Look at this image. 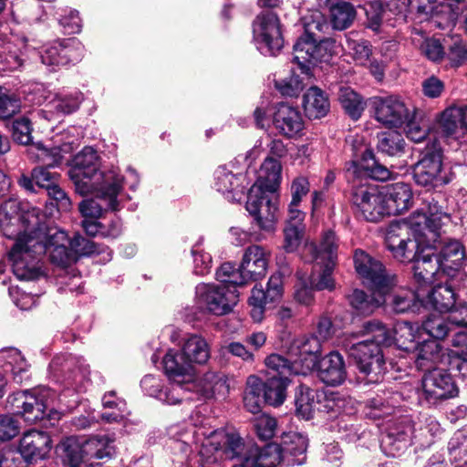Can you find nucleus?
I'll use <instances>...</instances> for the list:
<instances>
[{
  "mask_svg": "<svg viewBox=\"0 0 467 467\" xmlns=\"http://www.w3.org/2000/svg\"><path fill=\"white\" fill-rule=\"evenodd\" d=\"M347 176L348 179L366 176L384 182L391 178V171L376 160L371 149L366 147L359 160L348 163Z\"/></svg>",
  "mask_w": 467,
  "mask_h": 467,
  "instance_id": "obj_28",
  "label": "nucleus"
},
{
  "mask_svg": "<svg viewBox=\"0 0 467 467\" xmlns=\"http://www.w3.org/2000/svg\"><path fill=\"white\" fill-rule=\"evenodd\" d=\"M86 461L99 465L97 460L111 458L115 453V438L113 435H94L88 439H80Z\"/></svg>",
  "mask_w": 467,
  "mask_h": 467,
  "instance_id": "obj_38",
  "label": "nucleus"
},
{
  "mask_svg": "<svg viewBox=\"0 0 467 467\" xmlns=\"http://www.w3.org/2000/svg\"><path fill=\"white\" fill-rule=\"evenodd\" d=\"M423 117L424 112L415 107L404 121L406 135L414 142L423 141L428 135V126L424 122Z\"/></svg>",
  "mask_w": 467,
  "mask_h": 467,
  "instance_id": "obj_59",
  "label": "nucleus"
},
{
  "mask_svg": "<svg viewBox=\"0 0 467 467\" xmlns=\"http://www.w3.org/2000/svg\"><path fill=\"white\" fill-rule=\"evenodd\" d=\"M321 343L316 335L303 336L293 341L289 354L296 359L305 375L316 368Z\"/></svg>",
  "mask_w": 467,
  "mask_h": 467,
  "instance_id": "obj_31",
  "label": "nucleus"
},
{
  "mask_svg": "<svg viewBox=\"0 0 467 467\" xmlns=\"http://www.w3.org/2000/svg\"><path fill=\"white\" fill-rule=\"evenodd\" d=\"M169 434L184 453L190 450L191 443L200 442L202 467H212L222 460H236L238 462L233 467H276L281 462L285 463L278 443H268L262 448L246 446L238 434L222 429L208 431L202 426L189 429L183 423L171 427Z\"/></svg>",
  "mask_w": 467,
  "mask_h": 467,
  "instance_id": "obj_1",
  "label": "nucleus"
},
{
  "mask_svg": "<svg viewBox=\"0 0 467 467\" xmlns=\"http://www.w3.org/2000/svg\"><path fill=\"white\" fill-rule=\"evenodd\" d=\"M410 428L413 444L419 448L430 447L442 433L438 420L428 414H420L416 420H410Z\"/></svg>",
  "mask_w": 467,
  "mask_h": 467,
  "instance_id": "obj_36",
  "label": "nucleus"
},
{
  "mask_svg": "<svg viewBox=\"0 0 467 467\" xmlns=\"http://www.w3.org/2000/svg\"><path fill=\"white\" fill-rule=\"evenodd\" d=\"M460 130H464L461 119V109L458 107L446 109L439 121L440 133L446 137L455 136Z\"/></svg>",
  "mask_w": 467,
  "mask_h": 467,
  "instance_id": "obj_63",
  "label": "nucleus"
},
{
  "mask_svg": "<svg viewBox=\"0 0 467 467\" xmlns=\"http://www.w3.org/2000/svg\"><path fill=\"white\" fill-rule=\"evenodd\" d=\"M181 348L192 367L194 365H204L211 358L210 345L199 334H189L183 339Z\"/></svg>",
  "mask_w": 467,
  "mask_h": 467,
  "instance_id": "obj_43",
  "label": "nucleus"
},
{
  "mask_svg": "<svg viewBox=\"0 0 467 467\" xmlns=\"http://www.w3.org/2000/svg\"><path fill=\"white\" fill-rule=\"evenodd\" d=\"M46 217L38 207L13 197L0 206V227L3 234L9 239H15L16 243L23 239L26 244V239L42 225Z\"/></svg>",
  "mask_w": 467,
  "mask_h": 467,
  "instance_id": "obj_5",
  "label": "nucleus"
},
{
  "mask_svg": "<svg viewBox=\"0 0 467 467\" xmlns=\"http://www.w3.org/2000/svg\"><path fill=\"white\" fill-rule=\"evenodd\" d=\"M378 150L389 156H397L404 151L405 140L401 133L389 130L378 135Z\"/></svg>",
  "mask_w": 467,
  "mask_h": 467,
  "instance_id": "obj_61",
  "label": "nucleus"
},
{
  "mask_svg": "<svg viewBox=\"0 0 467 467\" xmlns=\"http://www.w3.org/2000/svg\"><path fill=\"white\" fill-rule=\"evenodd\" d=\"M437 245L438 249H441L437 255L441 263V271L452 281H454V278L464 281L467 275L462 270V265L466 257L462 244L456 240L444 243L441 235Z\"/></svg>",
  "mask_w": 467,
  "mask_h": 467,
  "instance_id": "obj_24",
  "label": "nucleus"
},
{
  "mask_svg": "<svg viewBox=\"0 0 467 467\" xmlns=\"http://www.w3.org/2000/svg\"><path fill=\"white\" fill-rule=\"evenodd\" d=\"M101 401L105 410H110L100 414L105 422H119L129 414L125 400L118 398L115 391L105 393Z\"/></svg>",
  "mask_w": 467,
  "mask_h": 467,
  "instance_id": "obj_48",
  "label": "nucleus"
},
{
  "mask_svg": "<svg viewBox=\"0 0 467 467\" xmlns=\"http://www.w3.org/2000/svg\"><path fill=\"white\" fill-rule=\"evenodd\" d=\"M245 208L261 231L267 234L275 232L279 209L275 192L262 191L258 186H251Z\"/></svg>",
  "mask_w": 467,
  "mask_h": 467,
  "instance_id": "obj_12",
  "label": "nucleus"
},
{
  "mask_svg": "<svg viewBox=\"0 0 467 467\" xmlns=\"http://www.w3.org/2000/svg\"><path fill=\"white\" fill-rule=\"evenodd\" d=\"M84 51V46L78 39L67 38L44 47L40 52V59L44 65L50 67V70H56L60 67L80 62Z\"/></svg>",
  "mask_w": 467,
  "mask_h": 467,
  "instance_id": "obj_19",
  "label": "nucleus"
},
{
  "mask_svg": "<svg viewBox=\"0 0 467 467\" xmlns=\"http://www.w3.org/2000/svg\"><path fill=\"white\" fill-rule=\"evenodd\" d=\"M190 254L192 259V274L194 275L204 276L211 273L213 257L204 247L203 237H200L192 244Z\"/></svg>",
  "mask_w": 467,
  "mask_h": 467,
  "instance_id": "obj_50",
  "label": "nucleus"
},
{
  "mask_svg": "<svg viewBox=\"0 0 467 467\" xmlns=\"http://www.w3.org/2000/svg\"><path fill=\"white\" fill-rule=\"evenodd\" d=\"M391 342L394 340L396 345L404 350H410L414 347V342L419 336V327L408 321L397 323L394 332L389 330Z\"/></svg>",
  "mask_w": 467,
  "mask_h": 467,
  "instance_id": "obj_56",
  "label": "nucleus"
},
{
  "mask_svg": "<svg viewBox=\"0 0 467 467\" xmlns=\"http://www.w3.org/2000/svg\"><path fill=\"white\" fill-rule=\"evenodd\" d=\"M450 215L432 197L425 199L406 221H395L386 230L385 244L392 256L407 263L417 255L421 244L430 245L440 237V230Z\"/></svg>",
  "mask_w": 467,
  "mask_h": 467,
  "instance_id": "obj_2",
  "label": "nucleus"
},
{
  "mask_svg": "<svg viewBox=\"0 0 467 467\" xmlns=\"http://www.w3.org/2000/svg\"><path fill=\"white\" fill-rule=\"evenodd\" d=\"M75 146L74 140L52 147L36 142L26 149V153L32 161L41 164L39 167L55 168L62 164L65 155L71 153Z\"/></svg>",
  "mask_w": 467,
  "mask_h": 467,
  "instance_id": "obj_29",
  "label": "nucleus"
},
{
  "mask_svg": "<svg viewBox=\"0 0 467 467\" xmlns=\"http://www.w3.org/2000/svg\"><path fill=\"white\" fill-rule=\"evenodd\" d=\"M285 454L286 465H302L306 460L308 441L306 436L298 432H288L282 436L279 444Z\"/></svg>",
  "mask_w": 467,
  "mask_h": 467,
  "instance_id": "obj_40",
  "label": "nucleus"
},
{
  "mask_svg": "<svg viewBox=\"0 0 467 467\" xmlns=\"http://www.w3.org/2000/svg\"><path fill=\"white\" fill-rule=\"evenodd\" d=\"M253 41L264 56H275L284 46L280 20L270 11L261 12L253 23Z\"/></svg>",
  "mask_w": 467,
  "mask_h": 467,
  "instance_id": "obj_14",
  "label": "nucleus"
},
{
  "mask_svg": "<svg viewBox=\"0 0 467 467\" xmlns=\"http://www.w3.org/2000/svg\"><path fill=\"white\" fill-rule=\"evenodd\" d=\"M448 451L454 467H467V428L454 432L449 441Z\"/></svg>",
  "mask_w": 467,
  "mask_h": 467,
  "instance_id": "obj_53",
  "label": "nucleus"
},
{
  "mask_svg": "<svg viewBox=\"0 0 467 467\" xmlns=\"http://www.w3.org/2000/svg\"><path fill=\"white\" fill-rule=\"evenodd\" d=\"M53 394L49 389L34 391L25 390L14 393L9 397L8 401L12 409L20 414L25 421L29 424H35L46 417L49 419L58 417L57 411L49 409Z\"/></svg>",
  "mask_w": 467,
  "mask_h": 467,
  "instance_id": "obj_9",
  "label": "nucleus"
},
{
  "mask_svg": "<svg viewBox=\"0 0 467 467\" xmlns=\"http://www.w3.org/2000/svg\"><path fill=\"white\" fill-rule=\"evenodd\" d=\"M371 104L377 121L389 128L401 127L415 108L397 95L374 97Z\"/></svg>",
  "mask_w": 467,
  "mask_h": 467,
  "instance_id": "obj_20",
  "label": "nucleus"
},
{
  "mask_svg": "<svg viewBox=\"0 0 467 467\" xmlns=\"http://www.w3.org/2000/svg\"><path fill=\"white\" fill-rule=\"evenodd\" d=\"M337 239L331 230L326 231L317 245L315 243H306L303 248V257L306 261L317 262L323 267L322 273L317 281H314L317 290H333L335 281L332 273L337 258Z\"/></svg>",
  "mask_w": 467,
  "mask_h": 467,
  "instance_id": "obj_7",
  "label": "nucleus"
},
{
  "mask_svg": "<svg viewBox=\"0 0 467 467\" xmlns=\"http://www.w3.org/2000/svg\"><path fill=\"white\" fill-rule=\"evenodd\" d=\"M68 176L76 192L83 196L88 195L94 185L123 181L116 167L99 169V155L92 147H85L74 156Z\"/></svg>",
  "mask_w": 467,
  "mask_h": 467,
  "instance_id": "obj_6",
  "label": "nucleus"
},
{
  "mask_svg": "<svg viewBox=\"0 0 467 467\" xmlns=\"http://www.w3.org/2000/svg\"><path fill=\"white\" fill-rule=\"evenodd\" d=\"M88 194L94 198L83 200L78 206L84 219H99L103 212L119 211L128 199L122 192V182L94 185Z\"/></svg>",
  "mask_w": 467,
  "mask_h": 467,
  "instance_id": "obj_8",
  "label": "nucleus"
},
{
  "mask_svg": "<svg viewBox=\"0 0 467 467\" xmlns=\"http://www.w3.org/2000/svg\"><path fill=\"white\" fill-rule=\"evenodd\" d=\"M270 255L268 249L257 244L244 250L240 266L246 283L256 281L266 275Z\"/></svg>",
  "mask_w": 467,
  "mask_h": 467,
  "instance_id": "obj_32",
  "label": "nucleus"
},
{
  "mask_svg": "<svg viewBox=\"0 0 467 467\" xmlns=\"http://www.w3.org/2000/svg\"><path fill=\"white\" fill-rule=\"evenodd\" d=\"M334 43L329 39H298L294 46L293 61L301 73L308 77L311 67L317 63L328 62L332 57Z\"/></svg>",
  "mask_w": 467,
  "mask_h": 467,
  "instance_id": "obj_18",
  "label": "nucleus"
},
{
  "mask_svg": "<svg viewBox=\"0 0 467 467\" xmlns=\"http://www.w3.org/2000/svg\"><path fill=\"white\" fill-rule=\"evenodd\" d=\"M410 420L402 418L393 423L380 442L382 451L389 457L400 456L410 445H414L410 436Z\"/></svg>",
  "mask_w": 467,
  "mask_h": 467,
  "instance_id": "obj_25",
  "label": "nucleus"
},
{
  "mask_svg": "<svg viewBox=\"0 0 467 467\" xmlns=\"http://www.w3.org/2000/svg\"><path fill=\"white\" fill-rule=\"evenodd\" d=\"M265 363L268 369L276 373V377L305 375L296 358L289 360L279 354H271L265 358Z\"/></svg>",
  "mask_w": 467,
  "mask_h": 467,
  "instance_id": "obj_58",
  "label": "nucleus"
},
{
  "mask_svg": "<svg viewBox=\"0 0 467 467\" xmlns=\"http://www.w3.org/2000/svg\"><path fill=\"white\" fill-rule=\"evenodd\" d=\"M413 179L417 185L428 191L450 183L451 175L442 167V153L436 142L431 148H426L420 160L413 165Z\"/></svg>",
  "mask_w": 467,
  "mask_h": 467,
  "instance_id": "obj_10",
  "label": "nucleus"
},
{
  "mask_svg": "<svg viewBox=\"0 0 467 467\" xmlns=\"http://www.w3.org/2000/svg\"><path fill=\"white\" fill-rule=\"evenodd\" d=\"M358 33L351 31L346 36V46L354 60L358 64H365L372 54L370 43L364 39H357Z\"/></svg>",
  "mask_w": 467,
  "mask_h": 467,
  "instance_id": "obj_62",
  "label": "nucleus"
},
{
  "mask_svg": "<svg viewBox=\"0 0 467 467\" xmlns=\"http://www.w3.org/2000/svg\"><path fill=\"white\" fill-rule=\"evenodd\" d=\"M438 243L439 240L431 242L430 245L421 244L417 255L411 260L413 276L420 288L431 284L435 275L441 270V263L434 252L438 250Z\"/></svg>",
  "mask_w": 467,
  "mask_h": 467,
  "instance_id": "obj_22",
  "label": "nucleus"
},
{
  "mask_svg": "<svg viewBox=\"0 0 467 467\" xmlns=\"http://www.w3.org/2000/svg\"><path fill=\"white\" fill-rule=\"evenodd\" d=\"M273 125L280 135L295 138L302 133L304 119L297 108L287 103H280L274 112Z\"/></svg>",
  "mask_w": 467,
  "mask_h": 467,
  "instance_id": "obj_34",
  "label": "nucleus"
},
{
  "mask_svg": "<svg viewBox=\"0 0 467 467\" xmlns=\"http://www.w3.org/2000/svg\"><path fill=\"white\" fill-rule=\"evenodd\" d=\"M354 265L362 283L375 293L387 294L396 285L395 275L389 272L379 260L366 252L356 250Z\"/></svg>",
  "mask_w": 467,
  "mask_h": 467,
  "instance_id": "obj_13",
  "label": "nucleus"
},
{
  "mask_svg": "<svg viewBox=\"0 0 467 467\" xmlns=\"http://www.w3.org/2000/svg\"><path fill=\"white\" fill-rule=\"evenodd\" d=\"M26 239L14 244L9 252L14 275L20 280H34L40 275V256L48 254L52 263L67 266L72 261V254L67 244L65 231L47 225V219Z\"/></svg>",
  "mask_w": 467,
  "mask_h": 467,
  "instance_id": "obj_3",
  "label": "nucleus"
},
{
  "mask_svg": "<svg viewBox=\"0 0 467 467\" xmlns=\"http://www.w3.org/2000/svg\"><path fill=\"white\" fill-rule=\"evenodd\" d=\"M161 367L168 379L174 385L182 386L183 389L194 385V367L190 364L182 348H169L161 358Z\"/></svg>",
  "mask_w": 467,
  "mask_h": 467,
  "instance_id": "obj_21",
  "label": "nucleus"
},
{
  "mask_svg": "<svg viewBox=\"0 0 467 467\" xmlns=\"http://www.w3.org/2000/svg\"><path fill=\"white\" fill-rule=\"evenodd\" d=\"M355 212L369 222H378L388 215L384 191L372 184H355L351 192Z\"/></svg>",
  "mask_w": 467,
  "mask_h": 467,
  "instance_id": "obj_17",
  "label": "nucleus"
},
{
  "mask_svg": "<svg viewBox=\"0 0 467 467\" xmlns=\"http://www.w3.org/2000/svg\"><path fill=\"white\" fill-rule=\"evenodd\" d=\"M387 294H378L373 291L372 296L367 295L364 291L355 289L349 296L350 306L359 315H369L384 303H387L385 297Z\"/></svg>",
  "mask_w": 467,
  "mask_h": 467,
  "instance_id": "obj_47",
  "label": "nucleus"
},
{
  "mask_svg": "<svg viewBox=\"0 0 467 467\" xmlns=\"http://www.w3.org/2000/svg\"><path fill=\"white\" fill-rule=\"evenodd\" d=\"M462 282L458 278H454V281L450 278L449 282L435 285L427 294L425 288H422V306L439 313L451 312L456 304L455 286H459Z\"/></svg>",
  "mask_w": 467,
  "mask_h": 467,
  "instance_id": "obj_27",
  "label": "nucleus"
},
{
  "mask_svg": "<svg viewBox=\"0 0 467 467\" xmlns=\"http://www.w3.org/2000/svg\"><path fill=\"white\" fill-rule=\"evenodd\" d=\"M338 100L346 113L353 119H359L366 107L361 96L349 87L340 88Z\"/></svg>",
  "mask_w": 467,
  "mask_h": 467,
  "instance_id": "obj_57",
  "label": "nucleus"
},
{
  "mask_svg": "<svg viewBox=\"0 0 467 467\" xmlns=\"http://www.w3.org/2000/svg\"><path fill=\"white\" fill-rule=\"evenodd\" d=\"M301 25L305 35L299 39H313L319 37L318 33H326L329 28L325 16L318 10L308 11L301 17Z\"/></svg>",
  "mask_w": 467,
  "mask_h": 467,
  "instance_id": "obj_55",
  "label": "nucleus"
},
{
  "mask_svg": "<svg viewBox=\"0 0 467 467\" xmlns=\"http://www.w3.org/2000/svg\"><path fill=\"white\" fill-rule=\"evenodd\" d=\"M83 99L79 91L57 95L48 105L49 111L57 115H67L76 111Z\"/></svg>",
  "mask_w": 467,
  "mask_h": 467,
  "instance_id": "obj_60",
  "label": "nucleus"
},
{
  "mask_svg": "<svg viewBox=\"0 0 467 467\" xmlns=\"http://www.w3.org/2000/svg\"><path fill=\"white\" fill-rule=\"evenodd\" d=\"M316 405V391L306 384H300L295 390L296 414L304 420L313 417Z\"/></svg>",
  "mask_w": 467,
  "mask_h": 467,
  "instance_id": "obj_54",
  "label": "nucleus"
},
{
  "mask_svg": "<svg viewBox=\"0 0 467 467\" xmlns=\"http://www.w3.org/2000/svg\"><path fill=\"white\" fill-rule=\"evenodd\" d=\"M448 349L438 341L426 340L420 344L413 353L416 368L422 371H431L440 364H445Z\"/></svg>",
  "mask_w": 467,
  "mask_h": 467,
  "instance_id": "obj_37",
  "label": "nucleus"
},
{
  "mask_svg": "<svg viewBox=\"0 0 467 467\" xmlns=\"http://www.w3.org/2000/svg\"><path fill=\"white\" fill-rule=\"evenodd\" d=\"M238 297V290L226 285L201 283L195 288L197 307L217 316L229 313L237 304Z\"/></svg>",
  "mask_w": 467,
  "mask_h": 467,
  "instance_id": "obj_15",
  "label": "nucleus"
},
{
  "mask_svg": "<svg viewBox=\"0 0 467 467\" xmlns=\"http://www.w3.org/2000/svg\"><path fill=\"white\" fill-rule=\"evenodd\" d=\"M318 379L327 386H339L347 379V369L343 356L338 351H331L317 363Z\"/></svg>",
  "mask_w": 467,
  "mask_h": 467,
  "instance_id": "obj_35",
  "label": "nucleus"
},
{
  "mask_svg": "<svg viewBox=\"0 0 467 467\" xmlns=\"http://www.w3.org/2000/svg\"><path fill=\"white\" fill-rule=\"evenodd\" d=\"M82 227L86 234L91 237L117 238L121 234V224L119 220L104 223L99 219H83Z\"/></svg>",
  "mask_w": 467,
  "mask_h": 467,
  "instance_id": "obj_49",
  "label": "nucleus"
},
{
  "mask_svg": "<svg viewBox=\"0 0 467 467\" xmlns=\"http://www.w3.org/2000/svg\"><path fill=\"white\" fill-rule=\"evenodd\" d=\"M249 185L246 175L234 172L231 164L219 166L213 173V188L230 202L238 201Z\"/></svg>",
  "mask_w": 467,
  "mask_h": 467,
  "instance_id": "obj_23",
  "label": "nucleus"
},
{
  "mask_svg": "<svg viewBox=\"0 0 467 467\" xmlns=\"http://www.w3.org/2000/svg\"><path fill=\"white\" fill-rule=\"evenodd\" d=\"M51 442V438L46 431L30 430L19 440L18 452L26 463L31 464L47 457Z\"/></svg>",
  "mask_w": 467,
  "mask_h": 467,
  "instance_id": "obj_26",
  "label": "nucleus"
},
{
  "mask_svg": "<svg viewBox=\"0 0 467 467\" xmlns=\"http://www.w3.org/2000/svg\"><path fill=\"white\" fill-rule=\"evenodd\" d=\"M330 26L335 30H345L349 27L357 16L353 5L348 2L336 3L329 7Z\"/></svg>",
  "mask_w": 467,
  "mask_h": 467,
  "instance_id": "obj_51",
  "label": "nucleus"
},
{
  "mask_svg": "<svg viewBox=\"0 0 467 467\" xmlns=\"http://www.w3.org/2000/svg\"><path fill=\"white\" fill-rule=\"evenodd\" d=\"M290 380L287 377L271 376L264 382L265 401L271 406L283 404L286 397V388Z\"/></svg>",
  "mask_w": 467,
  "mask_h": 467,
  "instance_id": "obj_52",
  "label": "nucleus"
},
{
  "mask_svg": "<svg viewBox=\"0 0 467 467\" xmlns=\"http://www.w3.org/2000/svg\"><path fill=\"white\" fill-rule=\"evenodd\" d=\"M0 362H4L3 368L5 372L10 373L15 382L19 384L28 379L29 365L17 348H7L1 349Z\"/></svg>",
  "mask_w": 467,
  "mask_h": 467,
  "instance_id": "obj_44",
  "label": "nucleus"
},
{
  "mask_svg": "<svg viewBox=\"0 0 467 467\" xmlns=\"http://www.w3.org/2000/svg\"><path fill=\"white\" fill-rule=\"evenodd\" d=\"M282 180L280 161L267 156L262 163L257 181L252 186H258L262 191L275 192Z\"/></svg>",
  "mask_w": 467,
  "mask_h": 467,
  "instance_id": "obj_45",
  "label": "nucleus"
},
{
  "mask_svg": "<svg viewBox=\"0 0 467 467\" xmlns=\"http://www.w3.org/2000/svg\"><path fill=\"white\" fill-rule=\"evenodd\" d=\"M57 452L67 467H94V463L86 461L80 438L70 436L57 446Z\"/></svg>",
  "mask_w": 467,
  "mask_h": 467,
  "instance_id": "obj_42",
  "label": "nucleus"
},
{
  "mask_svg": "<svg viewBox=\"0 0 467 467\" xmlns=\"http://www.w3.org/2000/svg\"><path fill=\"white\" fill-rule=\"evenodd\" d=\"M59 26L65 34H78L82 29V19L76 9L64 7L59 8L57 13Z\"/></svg>",
  "mask_w": 467,
  "mask_h": 467,
  "instance_id": "obj_64",
  "label": "nucleus"
},
{
  "mask_svg": "<svg viewBox=\"0 0 467 467\" xmlns=\"http://www.w3.org/2000/svg\"><path fill=\"white\" fill-rule=\"evenodd\" d=\"M385 297L396 313L417 312L422 306V288L419 286L413 291L405 287L395 288L394 285Z\"/></svg>",
  "mask_w": 467,
  "mask_h": 467,
  "instance_id": "obj_39",
  "label": "nucleus"
},
{
  "mask_svg": "<svg viewBox=\"0 0 467 467\" xmlns=\"http://www.w3.org/2000/svg\"><path fill=\"white\" fill-rule=\"evenodd\" d=\"M193 386L184 389L185 397L188 392L195 389L203 400H224L229 393V384L226 375L223 372L208 371L198 380L192 379Z\"/></svg>",
  "mask_w": 467,
  "mask_h": 467,
  "instance_id": "obj_33",
  "label": "nucleus"
},
{
  "mask_svg": "<svg viewBox=\"0 0 467 467\" xmlns=\"http://www.w3.org/2000/svg\"><path fill=\"white\" fill-rule=\"evenodd\" d=\"M385 207L388 215H398L407 211L412 201V192L409 184L397 182L384 191Z\"/></svg>",
  "mask_w": 467,
  "mask_h": 467,
  "instance_id": "obj_41",
  "label": "nucleus"
},
{
  "mask_svg": "<svg viewBox=\"0 0 467 467\" xmlns=\"http://www.w3.org/2000/svg\"><path fill=\"white\" fill-rule=\"evenodd\" d=\"M49 376L67 389L82 391L89 380V368L82 358L59 354L53 358L48 368Z\"/></svg>",
  "mask_w": 467,
  "mask_h": 467,
  "instance_id": "obj_11",
  "label": "nucleus"
},
{
  "mask_svg": "<svg viewBox=\"0 0 467 467\" xmlns=\"http://www.w3.org/2000/svg\"><path fill=\"white\" fill-rule=\"evenodd\" d=\"M360 335L370 338L345 347L359 372L365 375L366 382H379L386 372L383 348L391 344L389 329L378 320H370L363 324Z\"/></svg>",
  "mask_w": 467,
  "mask_h": 467,
  "instance_id": "obj_4",
  "label": "nucleus"
},
{
  "mask_svg": "<svg viewBox=\"0 0 467 467\" xmlns=\"http://www.w3.org/2000/svg\"><path fill=\"white\" fill-rule=\"evenodd\" d=\"M303 106L309 119H320L327 114L330 103L327 94L317 87H311L304 95Z\"/></svg>",
  "mask_w": 467,
  "mask_h": 467,
  "instance_id": "obj_46",
  "label": "nucleus"
},
{
  "mask_svg": "<svg viewBox=\"0 0 467 467\" xmlns=\"http://www.w3.org/2000/svg\"><path fill=\"white\" fill-rule=\"evenodd\" d=\"M140 387L147 395L169 405H175L183 400H192V397H185L182 386H176L171 382L170 387H164L162 379L151 374L144 376L140 381Z\"/></svg>",
  "mask_w": 467,
  "mask_h": 467,
  "instance_id": "obj_30",
  "label": "nucleus"
},
{
  "mask_svg": "<svg viewBox=\"0 0 467 467\" xmlns=\"http://www.w3.org/2000/svg\"><path fill=\"white\" fill-rule=\"evenodd\" d=\"M458 388L451 375L444 369H433L426 373L421 380L419 400L428 407L437 406L458 395Z\"/></svg>",
  "mask_w": 467,
  "mask_h": 467,
  "instance_id": "obj_16",
  "label": "nucleus"
}]
</instances>
